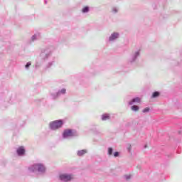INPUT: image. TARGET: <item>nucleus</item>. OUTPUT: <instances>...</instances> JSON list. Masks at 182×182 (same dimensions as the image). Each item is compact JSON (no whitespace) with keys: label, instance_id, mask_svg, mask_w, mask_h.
I'll return each instance as SVG.
<instances>
[{"label":"nucleus","instance_id":"f257e3e1","mask_svg":"<svg viewBox=\"0 0 182 182\" xmlns=\"http://www.w3.org/2000/svg\"><path fill=\"white\" fill-rule=\"evenodd\" d=\"M63 126V121L55 120L50 124V127L52 130H57V129H60Z\"/></svg>","mask_w":182,"mask_h":182},{"label":"nucleus","instance_id":"f03ea898","mask_svg":"<svg viewBox=\"0 0 182 182\" xmlns=\"http://www.w3.org/2000/svg\"><path fill=\"white\" fill-rule=\"evenodd\" d=\"M60 178L62 180V181L68 182L70 181V180H73V176L69 174H63L60 176Z\"/></svg>","mask_w":182,"mask_h":182},{"label":"nucleus","instance_id":"7ed1b4c3","mask_svg":"<svg viewBox=\"0 0 182 182\" xmlns=\"http://www.w3.org/2000/svg\"><path fill=\"white\" fill-rule=\"evenodd\" d=\"M63 137H72L75 136V132L72 129H65L63 134Z\"/></svg>","mask_w":182,"mask_h":182},{"label":"nucleus","instance_id":"20e7f679","mask_svg":"<svg viewBox=\"0 0 182 182\" xmlns=\"http://www.w3.org/2000/svg\"><path fill=\"white\" fill-rule=\"evenodd\" d=\"M34 168L35 169L37 168L38 171H41V172L45 171V166H43V165L41 164L34 165Z\"/></svg>","mask_w":182,"mask_h":182},{"label":"nucleus","instance_id":"39448f33","mask_svg":"<svg viewBox=\"0 0 182 182\" xmlns=\"http://www.w3.org/2000/svg\"><path fill=\"white\" fill-rule=\"evenodd\" d=\"M17 154L18 156H23V154H25V148H23V146H20L17 149Z\"/></svg>","mask_w":182,"mask_h":182},{"label":"nucleus","instance_id":"423d86ee","mask_svg":"<svg viewBox=\"0 0 182 182\" xmlns=\"http://www.w3.org/2000/svg\"><path fill=\"white\" fill-rule=\"evenodd\" d=\"M141 100L139 97L134 98L132 101L129 102V105H133V103H140Z\"/></svg>","mask_w":182,"mask_h":182},{"label":"nucleus","instance_id":"0eeeda50","mask_svg":"<svg viewBox=\"0 0 182 182\" xmlns=\"http://www.w3.org/2000/svg\"><path fill=\"white\" fill-rule=\"evenodd\" d=\"M119 38V33H114L112 34V36L109 37V41H114V39H117Z\"/></svg>","mask_w":182,"mask_h":182},{"label":"nucleus","instance_id":"6e6552de","mask_svg":"<svg viewBox=\"0 0 182 182\" xmlns=\"http://www.w3.org/2000/svg\"><path fill=\"white\" fill-rule=\"evenodd\" d=\"M87 153V151L82 149L81 151H78L77 155L80 156H83V154H86Z\"/></svg>","mask_w":182,"mask_h":182},{"label":"nucleus","instance_id":"1a4fd4ad","mask_svg":"<svg viewBox=\"0 0 182 182\" xmlns=\"http://www.w3.org/2000/svg\"><path fill=\"white\" fill-rule=\"evenodd\" d=\"M102 120H109L110 119V117L107 114H105L102 115Z\"/></svg>","mask_w":182,"mask_h":182},{"label":"nucleus","instance_id":"9d476101","mask_svg":"<svg viewBox=\"0 0 182 182\" xmlns=\"http://www.w3.org/2000/svg\"><path fill=\"white\" fill-rule=\"evenodd\" d=\"M131 109L134 112H137L139 110V106H137V105L132 106Z\"/></svg>","mask_w":182,"mask_h":182},{"label":"nucleus","instance_id":"9b49d317","mask_svg":"<svg viewBox=\"0 0 182 182\" xmlns=\"http://www.w3.org/2000/svg\"><path fill=\"white\" fill-rule=\"evenodd\" d=\"M159 96H160V92H155L152 95V97H154H154H159Z\"/></svg>","mask_w":182,"mask_h":182},{"label":"nucleus","instance_id":"f8f14e48","mask_svg":"<svg viewBox=\"0 0 182 182\" xmlns=\"http://www.w3.org/2000/svg\"><path fill=\"white\" fill-rule=\"evenodd\" d=\"M82 12L83 13H86V12H89V7L85 6L82 9Z\"/></svg>","mask_w":182,"mask_h":182},{"label":"nucleus","instance_id":"ddd939ff","mask_svg":"<svg viewBox=\"0 0 182 182\" xmlns=\"http://www.w3.org/2000/svg\"><path fill=\"white\" fill-rule=\"evenodd\" d=\"M112 153H113V149L109 148L108 149V154H109V156H112Z\"/></svg>","mask_w":182,"mask_h":182},{"label":"nucleus","instance_id":"4468645a","mask_svg":"<svg viewBox=\"0 0 182 182\" xmlns=\"http://www.w3.org/2000/svg\"><path fill=\"white\" fill-rule=\"evenodd\" d=\"M149 110H150V108L146 107V108L144 109L143 113H146V112H149Z\"/></svg>","mask_w":182,"mask_h":182},{"label":"nucleus","instance_id":"2eb2a0df","mask_svg":"<svg viewBox=\"0 0 182 182\" xmlns=\"http://www.w3.org/2000/svg\"><path fill=\"white\" fill-rule=\"evenodd\" d=\"M119 156V152H114V156L117 157Z\"/></svg>","mask_w":182,"mask_h":182},{"label":"nucleus","instance_id":"dca6fc26","mask_svg":"<svg viewBox=\"0 0 182 182\" xmlns=\"http://www.w3.org/2000/svg\"><path fill=\"white\" fill-rule=\"evenodd\" d=\"M61 93H63V94L66 93V90H65V89L61 90Z\"/></svg>","mask_w":182,"mask_h":182},{"label":"nucleus","instance_id":"f3484780","mask_svg":"<svg viewBox=\"0 0 182 182\" xmlns=\"http://www.w3.org/2000/svg\"><path fill=\"white\" fill-rule=\"evenodd\" d=\"M31 65V63H27V64L26 65V68H29Z\"/></svg>","mask_w":182,"mask_h":182},{"label":"nucleus","instance_id":"a211bd4d","mask_svg":"<svg viewBox=\"0 0 182 182\" xmlns=\"http://www.w3.org/2000/svg\"><path fill=\"white\" fill-rule=\"evenodd\" d=\"M126 177V179L127 180H129L130 179V176H125Z\"/></svg>","mask_w":182,"mask_h":182},{"label":"nucleus","instance_id":"6ab92c4d","mask_svg":"<svg viewBox=\"0 0 182 182\" xmlns=\"http://www.w3.org/2000/svg\"><path fill=\"white\" fill-rule=\"evenodd\" d=\"M33 171H35V169H33Z\"/></svg>","mask_w":182,"mask_h":182}]
</instances>
